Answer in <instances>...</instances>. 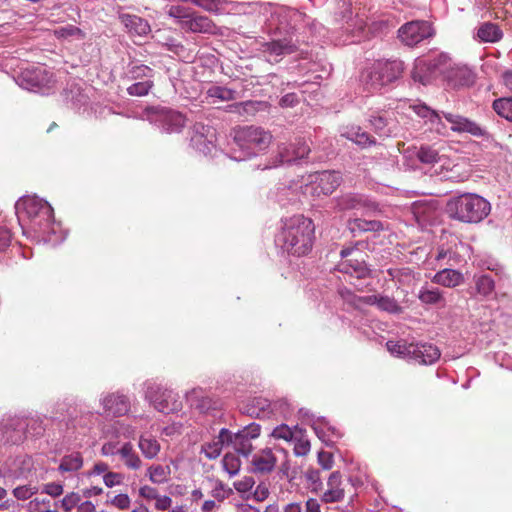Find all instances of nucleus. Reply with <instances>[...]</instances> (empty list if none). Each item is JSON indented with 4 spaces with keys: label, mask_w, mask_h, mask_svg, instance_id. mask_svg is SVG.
Masks as SVG:
<instances>
[{
    "label": "nucleus",
    "mask_w": 512,
    "mask_h": 512,
    "mask_svg": "<svg viewBox=\"0 0 512 512\" xmlns=\"http://www.w3.org/2000/svg\"><path fill=\"white\" fill-rule=\"evenodd\" d=\"M314 240L315 224L312 219L298 214L284 220L279 241L288 254H308L312 250Z\"/></svg>",
    "instance_id": "nucleus-1"
},
{
    "label": "nucleus",
    "mask_w": 512,
    "mask_h": 512,
    "mask_svg": "<svg viewBox=\"0 0 512 512\" xmlns=\"http://www.w3.org/2000/svg\"><path fill=\"white\" fill-rule=\"evenodd\" d=\"M449 218L465 224L483 221L491 211L490 203L475 193H463L451 198L446 204Z\"/></svg>",
    "instance_id": "nucleus-2"
},
{
    "label": "nucleus",
    "mask_w": 512,
    "mask_h": 512,
    "mask_svg": "<svg viewBox=\"0 0 512 512\" xmlns=\"http://www.w3.org/2000/svg\"><path fill=\"white\" fill-rule=\"evenodd\" d=\"M19 220H29L35 232H42L49 227L53 220V209L38 197L26 196L19 199L15 205Z\"/></svg>",
    "instance_id": "nucleus-3"
},
{
    "label": "nucleus",
    "mask_w": 512,
    "mask_h": 512,
    "mask_svg": "<svg viewBox=\"0 0 512 512\" xmlns=\"http://www.w3.org/2000/svg\"><path fill=\"white\" fill-rule=\"evenodd\" d=\"M403 70L401 60L376 61L362 72L361 80L367 90L377 91L398 79Z\"/></svg>",
    "instance_id": "nucleus-4"
},
{
    "label": "nucleus",
    "mask_w": 512,
    "mask_h": 512,
    "mask_svg": "<svg viewBox=\"0 0 512 512\" xmlns=\"http://www.w3.org/2000/svg\"><path fill=\"white\" fill-rule=\"evenodd\" d=\"M234 140L241 150L255 155L269 147L272 135L262 127L252 125L237 129Z\"/></svg>",
    "instance_id": "nucleus-5"
},
{
    "label": "nucleus",
    "mask_w": 512,
    "mask_h": 512,
    "mask_svg": "<svg viewBox=\"0 0 512 512\" xmlns=\"http://www.w3.org/2000/svg\"><path fill=\"white\" fill-rule=\"evenodd\" d=\"M339 294L345 302L357 309H363L365 306L376 305L379 310L393 315H399L403 311V308L398 304V302L389 296H378L374 294L361 297L355 295L347 288L340 289Z\"/></svg>",
    "instance_id": "nucleus-6"
},
{
    "label": "nucleus",
    "mask_w": 512,
    "mask_h": 512,
    "mask_svg": "<svg viewBox=\"0 0 512 512\" xmlns=\"http://www.w3.org/2000/svg\"><path fill=\"white\" fill-rule=\"evenodd\" d=\"M341 262L338 264L340 272L355 278L357 281L365 280L370 275L365 261L362 258V252L354 247L341 250Z\"/></svg>",
    "instance_id": "nucleus-7"
},
{
    "label": "nucleus",
    "mask_w": 512,
    "mask_h": 512,
    "mask_svg": "<svg viewBox=\"0 0 512 512\" xmlns=\"http://www.w3.org/2000/svg\"><path fill=\"white\" fill-rule=\"evenodd\" d=\"M435 34L432 24L424 20H415L407 22L398 30V38L407 46H415L425 39L433 37Z\"/></svg>",
    "instance_id": "nucleus-8"
},
{
    "label": "nucleus",
    "mask_w": 512,
    "mask_h": 512,
    "mask_svg": "<svg viewBox=\"0 0 512 512\" xmlns=\"http://www.w3.org/2000/svg\"><path fill=\"white\" fill-rule=\"evenodd\" d=\"M311 149L305 139H296L294 143L279 146L278 154L272 162L264 164L263 170L278 167L282 163H291L307 157Z\"/></svg>",
    "instance_id": "nucleus-9"
},
{
    "label": "nucleus",
    "mask_w": 512,
    "mask_h": 512,
    "mask_svg": "<svg viewBox=\"0 0 512 512\" xmlns=\"http://www.w3.org/2000/svg\"><path fill=\"white\" fill-rule=\"evenodd\" d=\"M146 395L155 409L160 412L169 414L180 410L182 407L181 401L172 390L160 386H150Z\"/></svg>",
    "instance_id": "nucleus-10"
},
{
    "label": "nucleus",
    "mask_w": 512,
    "mask_h": 512,
    "mask_svg": "<svg viewBox=\"0 0 512 512\" xmlns=\"http://www.w3.org/2000/svg\"><path fill=\"white\" fill-rule=\"evenodd\" d=\"M444 61V56L430 60H416L413 70L411 71L412 79L415 82L427 85L437 74H442Z\"/></svg>",
    "instance_id": "nucleus-11"
},
{
    "label": "nucleus",
    "mask_w": 512,
    "mask_h": 512,
    "mask_svg": "<svg viewBox=\"0 0 512 512\" xmlns=\"http://www.w3.org/2000/svg\"><path fill=\"white\" fill-rule=\"evenodd\" d=\"M444 118L451 125V130L456 133H468L474 137L485 138L488 137L489 133L485 127L476 121L469 119L460 114L452 112H444Z\"/></svg>",
    "instance_id": "nucleus-12"
},
{
    "label": "nucleus",
    "mask_w": 512,
    "mask_h": 512,
    "mask_svg": "<svg viewBox=\"0 0 512 512\" xmlns=\"http://www.w3.org/2000/svg\"><path fill=\"white\" fill-rule=\"evenodd\" d=\"M349 484L343 479L340 471L332 472L326 482V489L322 492L320 500L331 504L344 500Z\"/></svg>",
    "instance_id": "nucleus-13"
},
{
    "label": "nucleus",
    "mask_w": 512,
    "mask_h": 512,
    "mask_svg": "<svg viewBox=\"0 0 512 512\" xmlns=\"http://www.w3.org/2000/svg\"><path fill=\"white\" fill-rule=\"evenodd\" d=\"M445 78L450 82L454 87L460 86H470L475 81V76L473 72L464 65L457 64H448L447 59L445 58L443 72Z\"/></svg>",
    "instance_id": "nucleus-14"
},
{
    "label": "nucleus",
    "mask_w": 512,
    "mask_h": 512,
    "mask_svg": "<svg viewBox=\"0 0 512 512\" xmlns=\"http://www.w3.org/2000/svg\"><path fill=\"white\" fill-rule=\"evenodd\" d=\"M296 49V45L288 39L263 42L260 48L261 52L268 57V60L274 62H279L283 55L292 54Z\"/></svg>",
    "instance_id": "nucleus-15"
},
{
    "label": "nucleus",
    "mask_w": 512,
    "mask_h": 512,
    "mask_svg": "<svg viewBox=\"0 0 512 512\" xmlns=\"http://www.w3.org/2000/svg\"><path fill=\"white\" fill-rule=\"evenodd\" d=\"M192 33L216 34L218 31L217 25L207 16L197 15L192 12L189 19L184 20V27L182 28Z\"/></svg>",
    "instance_id": "nucleus-16"
},
{
    "label": "nucleus",
    "mask_w": 512,
    "mask_h": 512,
    "mask_svg": "<svg viewBox=\"0 0 512 512\" xmlns=\"http://www.w3.org/2000/svg\"><path fill=\"white\" fill-rule=\"evenodd\" d=\"M104 411L109 416H122L130 410V401L125 395L112 393L103 399Z\"/></svg>",
    "instance_id": "nucleus-17"
},
{
    "label": "nucleus",
    "mask_w": 512,
    "mask_h": 512,
    "mask_svg": "<svg viewBox=\"0 0 512 512\" xmlns=\"http://www.w3.org/2000/svg\"><path fill=\"white\" fill-rule=\"evenodd\" d=\"M277 463V458L271 449H263L256 453L252 460L251 466L254 473L269 474L271 473Z\"/></svg>",
    "instance_id": "nucleus-18"
},
{
    "label": "nucleus",
    "mask_w": 512,
    "mask_h": 512,
    "mask_svg": "<svg viewBox=\"0 0 512 512\" xmlns=\"http://www.w3.org/2000/svg\"><path fill=\"white\" fill-rule=\"evenodd\" d=\"M440 350L432 344H413L411 359H414L420 364H433L440 358Z\"/></svg>",
    "instance_id": "nucleus-19"
},
{
    "label": "nucleus",
    "mask_w": 512,
    "mask_h": 512,
    "mask_svg": "<svg viewBox=\"0 0 512 512\" xmlns=\"http://www.w3.org/2000/svg\"><path fill=\"white\" fill-rule=\"evenodd\" d=\"M339 206L343 210H363L365 213L375 212L378 209V204L367 198L361 196H345L340 202Z\"/></svg>",
    "instance_id": "nucleus-20"
},
{
    "label": "nucleus",
    "mask_w": 512,
    "mask_h": 512,
    "mask_svg": "<svg viewBox=\"0 0 512 512\" xmlns=\"http://www.w3.org/2000/svg\"><path fill=\"white\" fill-rule=\"evenodd\" d=\"M117 454L122 461L123 465L132 471H138L143 466V461L137 452L134 450L132 443H124L118 450Z\"/></svg>",
    "instance_id": "nucleus-21"
},
{
    "label": "nucleus",
    "mask_w": 512,
    "mask_h": 512,
    "mask_svg": "<svg viewBox=\"0 0 512 512\" xmlns=\"http://www.w3.org/2000/svg\"><path fill=\"white\" fill-rule=\"evenodd\" d=\"M432 282L447 288H454L464 282V276L458 270L444 268L433 276Z\"/></svg>",
    "instance_id": "nucleus-22"
},
{
    "label": "nucleus",
    "mask_w": 512,
    "mask_h": 512,
    "mask_svg": "<svg viewBox=\"0 0 512 512\" xmlns=\"http://www.w3.org/2000/svg\"><path fill=\"white\" fill-rule=\"evenodd\" d=\"M121 22L131 35L144 36L150 32V25L143 18L136 15L124 14Z\"/></svg>",
    "instance_id": "nucleus-23"
},
{
    "label": "nucleus",
    "mask_w": 512,
    "mask_h": 512,
    "mask_svg": "<svg viewBox=\"0 0 512 512\" xmlns=\"http://www.w3.org/2000/svg\"><path fill=\"white\" fill-rule=\"evenodd\" d=\"M138 448L143 457L147 460L155 459L161 451V445L158 440L148 434H141L139 436Z\"/></svg>",
    "instance_id": "nucleus-24"
},
{
    "label": "nucleus",
    "mask_w": 512,
    "mask_h": 512,
    "mask_svg": "<svg viewBox=\"0 0 512 512\" xmlns=\"http://www.w3.org/2000/svg\"><path fill=\"white\" fill-rule=\"evenodd\" d=\"M146 477L152 484H166L171 479V468L169 465L151 464L146 469Z\"/></svg>",
    "instance_id": "nucleus-25"
},
{
    "label": "nucleus",
    "mask_w": 512,
    "mask_h": 512,
    "mask_svg": "<svg viewBox=\"0 0 512 512\" xmlns=\"http://www.w3.org/2000/svg\"><path fill=\"white\" fill-rule=\"evenodd\" d=\"M267 106V102L248 100L230 105L229 111L241 116H253L258 111L266 109Z\"/></svg>",
    "instance_id": "nucleus-26"
},
{
    "label": "nucleus",
    "mask_w": 512,
    "mask_h": 512,
    "mask_svg": "<svg viewBox=\"0 0 512 512\" xmlns=\"http://www.w3.org/2000/svg\"><path fill=\"white\" fill-rule=\"evenodd\" d=\"M340 185V176L335 172L324 171L318 176L317 189L324 195L332 194Z\"/></svg>",
    "instance_id": "nucleus-27"
},
{
    "label": "nucleus",
    "mask_w": 512,
    "mask_h": 512,
    "mask_svg": "<svg viewBox=\"0 0 512 512\" xmlns=\"http://www.w3.org/2000/svg\"><path fill=\"white\" fill-rule=\"evenodd\" d=\"M477 37L482 42L495 43L502 39L503 32L497 24L485 22L478 28Z\"/></svg>",
    "instance_id": "nucleus-28"
},
{
    "label": "nucleus",
    "mask_w": 512,
    "mask_h": 512,
    "mask_svg": "<svg viewBox=\"0 0 512 512\" xmlns=\"http://www.w3.org/2000/svg\"><path fill=\"white\" fill-rule=\"evenodd\" d=\"M388 275L401 286H413L417 280L415 272L409 267L389 268Z\"/></svg>",
    "instance_id": "nucleus-29"
},
{
    "label": "nucleus",
    "mask_w": 512,
    "mask_h": 512,
    "mask_svg": "<svg viewBox=\"0 0 512 512\" xmlns=\"http://www.w3.org/2000/svg\"><path fill=\"white\" fill-rule=\"evenodd\" d=\"M348 228L355 234L357 232L380 231L383 229V224L377 220L355 218L348 221Z\"/></svg>",
    "instance_id": "nucleus-30"
},
{
    "label": "nucleus",
    "mask_w": 512,
    "mask_h": 512,
    "mask_svg": "<svg viewBox=\"0 0 512 512\" xmlns=\"http://www.w3.org/2000/svg\"><path fill=\"white\" fill-rule=\"evenodd\" d=\"M83 466V457L80 452H73L65 455L60 462L59 470L62 473L76 472Z\"/></svg>",
    "instance_id": "nucleus-31"
},
{
    "label": "nucleus",
    "mask_w": 512,
    "mask_h": 512,
    "mask_svg": "<svg viewBox=\"0 0 512 512\" xmlns=\"http://www.w3.org/2000/svg\"><path fill=\"white\" fill-rule=\"evenodd\" d=\"M255 480L252 476H244L233 482V487L243 501L251 500V494L255 487Z\"/></svg>",
    "instance_id": "nucleus-32"
},
{
    "label": "nucleus",
    "mask_w": 512,
    "mask_h": 512,
    "mask_svg": "<svg viewBox=\"0 0 512 512\" xmlns=\"http://www.w3.org/2000/svg\"><path fill=\"white\" fill-rule=\"evenodd\" d=\"M420 301L424 304L444 305L445 299L443 293L435 287H423L418 295Z\"/></svg>",
    "instance_id": "nucleus-33"
},
{
    "label": "nucleus",
    "mask_w": 512,
    "mask_h": 512,
    "mask_svg": "<svg viewBox=\"0 0 512 512\" xmlns=\"http://www.w3.org/2000/svg\"><path fill=\"white\" fill-rule=\"evenodd\" d=\"M345 136L347 139L362 147H368L375 144V139L367 132L362 131L360 127L351 128L346 132Z\"/></svg>",
    "instance_id": "nucleus-34"
},
{
    "label": "nucleus",
    "mask_w": 512,
    "mask_h": 512,
    "mask_svg": "<svg viewBox=\"0 0 512 512\" xmlns=\"http://www.w3.org/2000/svg\"><path fill=\"white\" fill-rule=\"evenodd\" d=\"M493 110L502 118L512 122V97H503L493 101Z\"/></svg>",
    "instance_id": "nucleus-35"
},
{
    "label": "nucleus",
    "mask_w": 512,
    "mask_h": 512,
    "mask_svg": "<svg viewBox=\"0 0 512 512\" xmlns=\"http://www.w3.org/2000/svg\"><path fill=\"white\" fill-rule=\"evenodd\" d=\"M29 512H58L57 503L48 498H34L28 503Z\"/></svg>",
    "instance_id": "nucleus-36"
},
{
    "label": "nucleus",
    "mask_w": 512,
    "mask_h": 512,
    "mask_svg": "<svg viewBox=\"0 0 512 512\" xmlns=\"http://www.w3.org/2000/svg\"><path fill=\"white\" fill-rule=\"evenodd\" d=\"M476 291L482 296L490 295L495 289V282L490 275L474 276Z\"/></svg>",
    "instance_id": "nucleus-37"
},
{
    "label": "nucleus",
    "mask_w": 512,
    "mask_h": 512,
    "mask_svg": "<svg viewBox=\"0 0 512 512\" xmlns=\"http://www.w3.org/2000/svg\"><path fill=\"white\" fill-rule=\"evenodd\" d=\"M414 343H406L405 341L389 340L386 343L388 351L399 357H411L412 347Z\"/></svg>",
    "instance_id": "nucleus-38"
},
{
    "label": "nucleus",
    "mask_w": 512,
    "mask_h": 512,
    "mask_svg": "<svg viewBox=\"0 0 512 512\" xmlns=\"http://www.w3.org/2000/svg\"><path fill=\"white\" fill-rule=\"evenodd\" d=\"M222 467L229 477H234L241 469V460L237 454L227 453L222 459Z\"/></svg>",
    "instance_id": "nucleus-39"
},
{
    "label": "nucleus",
    "mask_w": 512,
    "mask_h": 512,
    "mask_svg": "<svg viewBox=\"0 0 512 512\" xmlns=\"http://www.w3.org/2000/svg\"><path fill=\"white\" fill-rule=\"evenodd\" d=\"M300 430L297 426L294 428L289 427L286 424H281L275 427L271 433V436L276 440H284L290 442L297 437V433Z\"/></svg>",
    "instance_id": "nucleus-40"
},
{
    "label": "nucleus",
    "mask_w": 512,
    "mask_h": 512,
    "mask_svg": "<svg viewBox=\"0 0 512 512\" xmlns=\"http://www.w3.org/2000/svg\"><path fill=\"white\" fill-rule=\"evenodd\" d=\"M416 157L421 163L429 165L440 160L438 151L429 146H421L416 152Z\"/></svg>",
    "instance_id": "nucleus-41"
},
{
    "label": "nucleus",
    "mask_w": 512,
    "mask_h": 512,
    "mask_svg": "<svg viewBox=\"0 0 512 512\" xmlns=\"http://www.w3.org/2000/svg\"><path fill=\"white\" fill-rule=\"evenodd\" d=\"M207 96L217 98L221 101H231L236 99V91L222 86H211L207 90Z\"/></svg>",
    "instance_id": "nucleus-42"
},
{
    "label": "nucleus",
    "mask_w": 512,
    "mask_h": 512,
    "mask_svg": "<svg viewBox=\"0 0 512 512\" xmlns=\"http://www.w3.org/2000/svg\"><path fill=\"white\" fill-rule=\"evenodd\" d=\"M294 454L296 456H306L311 448L310 441L307 439L304 431L300 429L297 433V437H294Z\"/></svg>",
    "instance_id": "nucleus-43"
},
{
    "label": "nucleus",
    "mask_w": 512,
    "mask_h": 512,
    "mask_svg": "<svg viewBox=\"0 0 512 512\" xmlns=\"http://www.w3.org/2000/svg\"><path fill=\"white\" fill-rule=\"evenodd\" d=\"M233 446L235 450L243 456H248L253 451L251 439L244 437L240 432L234 434Z\"/></svg>",
    "instance_id": "nucleus-44"
},
{
    "label": "nucleus",
    "mask_w": 512,
    "mask_h": 512,
    "mask_svg": "<svg viewBox=\"0 0 512 512\" xmlns=\"http://www.w3.org/2000/svg\"><path fill=\"white\" fill-rule=\"evenodd\" d=\"M162 113L168 124L172 126L173 131L185 126L186 119L181 113L171 110H162Z\"/></svg>",
    "instance_id": "nucleus-45"
},
{
    "label": "nucleus",
    "mask_w": 512,
    "mask_h": 512,
    "mask_svg": "<svg viewBox=\"0 0 512 512\" xmlns=\"http://www.w3.org/2000/svg\"><path fill=\"white\" fill-rule=\"evenodd\" d=\"M233 494V489L228 487L223 481L216 480L215 486L211 491L212 497L218 502H223Z\"/></svg>",
    "instance_id": "nucleus-46"
},
{
    "label": "nucleus",
    "mask_w": 512,
    "mask_h": 512,
    "mask_svg": "<svg viewBox=\"0 0 512 512\" xmlns=\"http://www.w3.org/2000/svg\"><path fill=\"white\" fill-rule=\"evenodd\" d=\"M167 14L170 17L176 18L179 20L181 28L184 27V20L189 19L192 14V11L189 8L180 5H171L167 11Z\"/></svg>",
    "instance_id": "nucleus-47"
},
{
    "label": "nucleus",
    "mask_w": 512,
    "mask_h": 512,
    "mask_svg": "<svg viewBox=\"0 0 512 512\" xmlns=\"http://www.w3.org/2000/svg\"><path fill=\"white\" fill-rule=\"evenodd\" d=\"M270 496V485L266 481L259 482L255 488H253L251 499L261 503L267 500Z\"/></svg>",
    "instance_id": "nucleus-48"
},
{
    "label": "nucleus",
    "mask_w": 512,
    "mask_h": 512,
    "mask_svg": "<svg viewBox=\"0 0 512 512\" xmlns=\"http://www.w3.org/2000/svg\"><path fill=\"white\" fill-rule=\"evenodd\" d=\"M153 87V82L146 80L143 82H137L127 88V92L131 96H145L149 93Z\"/></svg>",
    "instance_id": "nucleus-49"
},
{
    "label": "nucleus",
    "mask_w": 512,
    "mask_h": 512,
    "mask_svg": "<svg viewBox=\"0 0 512 512\" xmlns=\"http://www.w3.org/2000/svg\"><path fill=\"white\" fill-rule=\"evenodd\" d=\"M222 449L223 446L220 444L219 441H216L215 438L211 442L202 445V452L210 460L219 457L222 452Z\"/></svg>",
    "instance_id": "nucleus-50"
},
{
    "label": "nucleus",
    "mask_w": 512,
    "mask_h": 512,
    "mask_svg": "<svg viewBox=\"0 0 512 512\" xmlns=\"http://www.w3.org/2000/svg\"><path fill=\"white\" fill-rule=\"evenodd\" d=\"M225 3V0H193L194 5L213 13H218Z\"/></svg>",
    "instance_id": "nucleus-51"
},
{
    "label": "nucleus",
    "mask_w": 512,
    "mask_h": 512,
    "mask_svg": "<svg viewBox=\"0 0 512 512\" xmlns=\"http://www.w3.org/2000/svg\"><path fill=\"white\" fill-rule=\"evenodd\" d=\"M369 121L377 134H379L380 136L388 135V130H386L388 120L386 117H384L383 115L371 116V119Z\"/></svg>",
    "instance_id": "nucleus-52"
},
{
    "label": "nucleus",
    "mask_w": 512,
    "mask_h": 512,
    "mask_svg": "<svg viewBox=\"0 0 512 512\" xmlns=\"http://www.w3.org/2000/svg\"><path fill=\"white\" fill-rule=\"evenodd\" d=\"M38 489L35 486L31 485H23L18 486L13 490V495L18 500H27L31 498L35 493H37Z\"/></svg>",
    "instance_id": "nucleus-53"
},
{
    "label": "nucleus",
    "mask_w": 512,
    "mask_h": 512,
    "mask_svg": "<svg viewBox=\"0 0 512 512\" xmlns=\"http://www.w3.org/2000/svg\"><path fill=\"white\" fill-rule=\"evenodd\" d=\"M110 504L119 510H128L131 506V498L126 493H120L110 500Z\"/></svg>",
    "instance_id": "nucleus-54"
},
{
    "label": "nucleus",
    "mask_w": 512,
    "mask_h": 512,
    "mask_svg": "<svg viewBox=\"0 0 512 512\" xmlns=\"http://www.w3.org/2000/svg\"><path fill=\"white\" fill-rule=\"evenodd\" d=\"M80 500L81 496L78 493L71 492L61 500V507L65 512H70L78 506Z\"/></svg>",
    "instance_id": "nucleus-55"
},
{
    "label": "nucleus",
    "mask_w": 512,
    "mask_h": 512,
    "mask_svg": "<svg viewBox=\"0 0 512 512\" xmlns=\"http://www.w3.org/2000/svg\"><path fill=\"white\" fill-rule=\"evenodd\" d=\"M13 433L10 434V429H6L5 433L6 436V442L11 444H17L23 440L24 432H23V425L21 422H18L16 427L13 428Z\"/></svg>",
    "instance_id": "nucleus-56"
},
{
    "label": "nucleus",
    "mask_w": 512,
    "mask_h": 512,
    "mask_svg": "<svg viewBox=\"0 0 512 512\" xmlns=\"http://www.w3.org/2000/svg\"><path fill=\"white\" fill-rule=\"evenodd\" d=\"M159 494L160 493L157 488L147 484L140 486L138 490L139 497L148 502L154 501Z\"/></svg>",
    "instance_id": "nucleus-57"
},
{
    "label": "nucleus",
    "mask_w": 512,
    "mask_h": 512,
    "mask_svg": "<svg viewBox=\"0 0 512 512\" xmlns=\"http://www.w3.org/2000/svg\"><path fill=\"white\" fill-rule=\"evenodd\" d=\"M173 500L168 495L159 494L154 500V509L156 511H168L172 507Z\"/></svg>",
    "instance_id": "nucleus-58"
},
{
    "label": "nucleus",
    "mask_w": 512,
    "mask_h": 512,
    "mask_svg": "<svg viewBox=\"0 0 512 512\" xmlns=\"http://www.w3.org/2000/svg\"><path fill=\"white\" fill-rule=\"evenodd\" d=\"M318 464L324 470H330L334 465V456L331 452L321 450L318 452Z\"/></svg>",
    "instance_id": "nucleus-59"
},
{
    "label": "nucleus",
    "mask_w": 512,
    "mask_h": 512,
    "mask_svg": "<svg viewBox=\"0 0 512 512\" xmlns=\"http://www.w3.org/2000/svg\"><path fill=\"white\" fill-rule=\"evenodd\" d=\"M430 206L422 202H414L412 204V212L418 222L425 219L426 213L430 210Z\"/></svg>",
    "instance_id": "nucleus-60"
},
{
    "label": "nucleus",
    "mask_w": 512,
    "mask_h": 512,
    "mask_svg": "<svg viewBox=\"0 0 512 512\" xmlns=\"http://www.w3.org/2000/svg\"><path fill=\"white\" fill-rule=\"evenodd\" d=\"M417 114L422 117H429L431 123H442L439 113L435 110H431L427 106H421L417 109Z\"/></svg>",
    "instance_id": "nucleus-61"
},
{
    "label": "nucleus",
    "mask_w": 512,
    "mask_h": 512,
    "mask_svg": "<svg viewBox=\"0 0 512 512\" xmlns=\"http://www.w3.org/2000/svg\"><path fill=\"white\" fill-rule=\"evenodd\" d=\"M244 437L248 439H256L260 436L261 427L259 424L251 423L239 431Z\"/></svg>",
    "instance_id": "nucleus-62"
},
{
    "label": "nucleus",
    "mask_w": 512,
    "mask_h": 512,
    "mask_svg": "<svg viewBox=\"0 0 512 512\" xmlns=\"http://www.w3.org/2000/svg\"><path fill=\"white\" fill-rule=\"evenodd\" d=\"M104 484L107 487H114L120 485L123 481V476L117 472H107L103 477Z\"/></svg>",
    "instance_id": "nucleus-63"
},
{
    "label": "nucleus",
    "mask_w": 512,
    "mask_h": 512,
    "mask_svg": "<svg viewBox=\"0 0 512 512\" xmlns=\"http://www.w3.org/2000/svg\"><path fill=\"white\" fill-rule=\"evenodd\" d=\"M42 492L51 497H58L63 493V485L55 482L47 483L43 486Z\"/></svg>",
    "instance_id": "nucleus-64"
}]
</instances>
